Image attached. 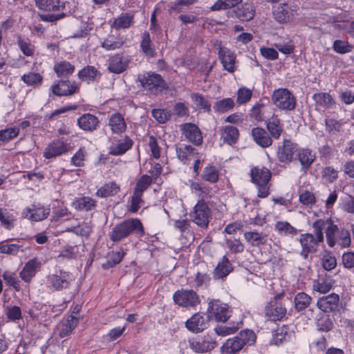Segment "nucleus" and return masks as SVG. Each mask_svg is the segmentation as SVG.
Returning <instances> with one entry per match:
<instances>
[{"label":"nucleus","instance_id":"obj_1","mask_svg":"<svg viewBox=\"0 0 354 354\" xmlns=\"http://www.w3.org/2000/svg\"><path fill=\"white\" fill-rule=\"evenodd\" d=\"M256 341V335L252 330H244L233 338L226 340L221 347L223 354H235L245 345H252Z\"/></svg>","mask_w":354,"mask_h":354},{"label":"nucleus","instance_id":"obj_2","mask_svg":"<svg viewBox=\"0 0 354 354\" xmlns=\"http://www.w3.org/2000/svg\"><path fill=\"white\" fill-rule=\"evenodd\" d=\"M133 232H136L140 236L144 234L142 224L138 218L128 219L116 225L112 229L110 239L113 241H120Z\"/></svg>","mask_w":354,"mask_h":354},{"label":"nucleus","instance_id":"obj_3","mask_svg":"<svg viewBox=\"0 0 354 354\" xmlns=\"http://www.w3.org/2000/svg\"><path fill=\"white\" fill-rule=\"evenodd\" d=\"M271 99L272 103L281 110L292 111L296 106V98L287 88L274 90Z\"/></svg>","mask_w":354,"mask_h":354},{"label":"nucleus","instance_id":"obj_4","mask_svg":"<svg viewBox=\"0 0 354 354\" xmlns=\"http://www.w3.org/2000/svg\"><path fill=\"white\" fill-rule=\"evenodd\" d=\"M139 81L145 90L153 95L162 91L167 86L161 75L154 73L139 77Z\"/></svg>","mask_w":354,"mask_h":354},{"label":"nucleus","instance_id":"obj_5","mask_svg":"<svg viewBox=\"0 0 354 354\" xmlns=\"http://www.w3.org/2000/svg\"><path fill=\"white\" fill-rule=\"evenodd\" d=\"M192 218L194 223L202 228H207L212 218V212L203 200H199L194 207Z\"/></svg>","mask_w":354,"mask_h":354},{"label":"nucleus","instance_id":"obj_6","mask_svg":"<svg viewBox=\"0 0 354 354\" xmlns=\"http://www.w3.org/2000/svg\"><path fill=\"white\" fill-rule=\"evenodd\" d=\"M230 311L227 304L220 300L213 299L208 303L207 317L216 322H225L230 317Z\"/></svg>","mask_w":354,"mask_h":354},{"label":"nucleus","instance_id":"obj_7","mask_svg":"<svg viewBox=\"0 0 354 354\" xmlns=\"http://www.w3.org/2000/svg\"><path fill=\"white\" fill-rule=\"evenodd\" d=\"M298 147L297 144L290 140L285 139L281 145H279L277 151V160L283 164H289L297 155Z\"/></svg>","mask_w":354,"mask_h":354},{"label":"nucleus","instance_id":"obj_8","mask_svg":"<svg viewBox=\"0 0 354 354\" xmlns=\"http://www.w3.org/2000/svg\"><path fill=\"white\" fill-rule=\"evenodd\" d=\"M173 299L176 304L185 308L195 307L200 304L199 297L192 290L176 291Z\"/></svg>","mask_w":354,"mask_h":354},{"label":"nucleus","instance_id":"obj_9","mask_svg":"<svg viewBox=\"0 0 354 354\" xmlns=\"http://www.w3.org/2000/svg\"><path fill=\"white\" fill-rule=\"evenodd\" d=\"M317 239L310 233H304L299 236V241L301 246L300 254L304 259H307L309 254L315 253L318 250L319 244L322 242Z\"/></svg>","mask_w":354,"mask_h":354},{"label":"nucleus","instance_id":"obj_10","mask_svg":"<svg viewBox=\"0 0 354 354\" xmlns=\"http://www.w3.org/2000/svg\"><path fill=\"white\" fill-rule=\"evenodd\" d=\"M217 345L215 339L207 334L201 338L193 339L189 342L190 348L196 353H206L214 349Z\"/></svg>","mask_w":354,"mask_h":354},{"label":"nucleus","instance_id":"obj_11","mask_svg":"<svg viewBox=\"0 0 354 354\" xmlns=\"http://www.w3.org/2000/svg\"><path fill=\"white\" fill-rule=\"evenodd\" d=\"M48 280L52 288L56 290L67 288L73 281L71 274L66 271L59 270L48 276Z\"/></svg>","mask_w":354,"mask_h":354},{"label":"nucleus","instance_id":"obj_12","mask_svg":"<svg viewBox=\"0 0 354 354\" xmlns=\"http://www.w3.org/2000/svg\"><path fill=\"white\" fill-rule=\"evenodd\" d=\"M180 130L185 138L195 145H200L203 136L199 128L192 123H185L180 126Z\"/></svg>","mask_w":354,"mask_h":354},{"label":"nucleus","instance_id":"obj_13","mask_svg":"<svg viewBox=\"0 0 354 354\" xmlns=\"http://www.w3.org/2000/svg\"><path fill=\"white\" fill-rule=\"evenodd\" d=\"M78 322V318L71 315L66 320L62 321L57 324L55 333L61 338L68 337L76 328Z\"/></svg>","mask_w":354,"mask_h":354},{"label":"nucleus","instance_id":"obj_14","mask_svg":"<svg viewBox=\"0 0 354 354\" xmlns=\"http://www.w3.org/2000/svg\"><path fill=\"white\" fill-rule=\"evenodd\" d=\"M41 263L36 258L29 260L19 272L22 280L28 283L41 268Z\"/></svg>","mask_w":354,"mask_h":354},{"label":"nucleus","instance_id":"obj_15","mask_svg":"<svg viewBox=\"0 0 354 354\" xmlns=\"http://www.w3.org/2000/svg\"><path fill=\"white\" fill-rule=\"evenodd\" d=\"M68 145L61 140H54L44 149V156L47 158H53L68 151Z\"/></svg>","mask_w":354,"mask_h":354},{"label":"nucleus","instance_id":"obj_16","mask_svg":"<svg viewBox=\"0 0 354 354\" xmlns=\"http://www.w3.org/2000/svg\"><path fill=\"white\" fill-rule=\"evenodd\" d=\"M265 313L272 321L276 322L281 320L286 316L287 310L284 305L274 301L266 306Z\"/></svg>","mask_w":354,"mask_h":354},{"label":"nucleus","instance_id":"obj_17","mask_svg":"<svg viewBox=\"0 0 354 354\" xmlns=\"http://www.w3.org/2000/svg\"><path fill=\"white\" fill-rule=\"evenodd\" d=\"M129 63L127 57L121 54H115L109 58L108 69L111 73L120 74L127 69Z\"/></svg>","mask_w":354,"mask_h":354},{"label":"nucleus","instance_id":"obj_18","mask_svg":"<svg viewBox=\"0 0 354 354\" xmlns=\"http://www.w3.org/2000/svg\"><path fill=\"white\" fill-rule=\"evenodd\" d=\"M339 301V295L335 293H332L327 296L320 297L317 302V306L322 311L330 313L337 308Z\"/></svg>","mask_w":354,"mask_h":354},{"label":"nucleus","instance_id":"obj_19","mask_svg":"<svg viewBox=\"0 0 354 354\" xmlns=\"http://www.w3.org/2000/svg\"><path fill=\"white\" fill-rule=\"evenodd\" d=\"M185 326L189 330L198 333L207 328L208 320L201 314L196 313L186 322Z\"/></svg>","mask_w":354,"mask_h":354},{"label":"nucleus","instance_id":"obj_20","mask_svg":"<svg viewBox=\"0 0 354 354\" xmlns=\"http://www.w3.org/2000/svg\"><path fill=\"white\" fill-rule=\"evenodd\" d=\"M50 214V209L44 207H36L26 209L23 214L24 217L32 221H40L46 218Z\"/></svg>","mask_w":354,"mask_h":354},{"label":"nucleus","instance_id":"obj_21","mask_svg":"<svg viewBox=\"0 0 354 354\" xmlns=\"http://www.w3.org/2000/svg\"><path fill=\"white\" fill-rule=\"evenodd\" d=\"M218 55L224 69L230 73L234 72L236 61L235 54L228 49L223 50Z\"/></svg>","mask_w":354,"mask_h":354},{"label":"nucleus","instance_id":"obj_22","mask_svg":"<svg viewBox=\"0 0 354 354\" xmlns=\"http://www.w3.org/2000/svg\"><path fill=\"white\" fill-rule=\"evenodd\" d=\"M98 118L92 114L85 113L77 120V124L80 129L86 131H93L99 125Z\"/></svg>","mask_w":354,"mask_h":354},{"label":"nucleus","instance_id":"obj_23","mask_svg":"<svg viewBox=\"0 0 354 354\" xmlns=\"http://www.w3.org/2000/svg\"><path fill=\"white\" fill-rule=\"evenodd\" d=\"M243 236L247 243L253 247L261 248L265 245L268 241L267 234L263 232L256 231L246 232L244 233Z\"/></svg>","mask_w":354,"mask_h":354},{"label":"nucleus","instance_id":"obj_24","mask_svg":"<svg viewBox=\"0 0 354 354\" xmlns=\"http://www.w3.org/2000/svg\"><path fill=\"white\" fill-rule=\"evenodd\" d=\"M77 86L69 81H59L52 86V92L57 96H66L73 94Z\"/></svg>","mask_w":354,"mask_h":354},{"label":"nucleus","instance_id":"obj_25","mask_svg":"<svg viewBox=\"0 0 354 354\" xmlns=\"http://www.w3.org/2000/svg\"><path fill=\"white\" fill-rule=\"evenodd\" d=\"M36 6L41 10L48 12L63 10L65 5L59 0H35Z\"/></svg>","mask_w":354,"mask_h":354},{"label":"nucleus","instance_id":"obj_26","mask_svg":"<svg viewBox=\"0 0 354 354\" xmlns=\"http://www.w3.org/2000/svg\"><path fill=\"white\" fill-rule=\"evenodd\" d=\"M252 136L255 142L263 148L268 147L272 144V138L263 128H254L252 131Z\"/></svg>","mask_w":354,"mask_h":354},{"label":"nucleus","instance_id":"obj_27","mask_svg":"<svg viewBox=\"0 0 354 354\" xmlns=\"http://www.w3.org/2000/svg\"><path fill=\"white\" fill-rule=\"evenodd\" d=\"M252 180L256 185L268 183L271 177V173L266 167H254L250 172Z\"/></svg>","mask_w":354,"mask_h":354},{"label":"nucleus","instance_id":"obj_28","mask_svg":"<svg viewBox=\"0 0 354 354\" xmlns=\"http://www.w3.org/2000/svg\"><path fill=\"white\" fill-rule=\"evenodd\" d=\"M232 270V266L226 256L223 257L214 269V277L216 279H223L228 275Z\"/></svg>","mask_w":354,"mask_h":354},{"label":"nucleus","instance_id":"obj_29","mask_svg":"<svg viewBox=\"0 0 354 354\" xmlns=\"http://www.w3.org/2000/svg\"><path fill=\"white\" fill-rule=\"evenodd\" d=\"M192 193L196 195L201 200L205 201V198L212 196V189L198 182H192L190 185Z\"/></svg>","mask_w":354,"mask_h":354},{"label":"nucleus","instance_id":"obj_30","mask_svg":"<svg viewBox=\"0 0 354 354\" xmlns=\"http://www.w3.org/2000/svg\"><path fill=\"white\" fill-rule=\"evenodd\" d=\"M303 168L308 169L315 160V153L308 149H299L296 155Z\"/></svg>","mask_w":354,"mask_h":354},{"label":"nucleus","instance_id":"obj_31","mask_svg":"<svg viewBox=\"0 0 354 354\" xmlns=\"http://www.w3.org/2000/svg\"><path fill=\"white\" fill-rule=\"evenodd\" d=\"M109 125L115 133H121L125 131L127 125L124 118L120 113H114L109 118Z\"/></svg>","mask_w":354,"mask_h":354},{"label":"nucleus","instance_id":"obj_32","mask_svg":"<svg viewBox=\"0 0 354 354\" xmlns=\"http://www.w3.org/2000/svg\"><path fill=\"white\" fill-rule=\"evenodd\" d=\"M313 99L317 106L324 109L332 108L335 101L333 97L328 93H317L313 95Z\"/></svg>","mask_w":354,"mask_h":354},{"label":"nucleus","instance_id":"obj_33","mask_svg":"<svg viewBox=\"0 0 354 354\" xmlns=\"http://www.w3.org/2000/svg\"><path fill=\"white\" fill-rule=\"evenodd\" d=\"M195 149L189 145H182L176 148L178 158L185 164L193 159L196 153Z\"/></svg>","mask_w":354,"mask_h":354},{"label":"nucleus","instance_id":"obj_34","mask_svg":"<svg viewBox=\"0 0 354 354\" xmlns=\"http://www.w3.org/2000/svg\"><path fill=\"white\" fill-rule=\"evenodd\" d=\"M239 136V130L233 126H226L221 131V138L229 145L236 143Z\"/></svg>","mask_w":354,"mask_h":354},{"label":"nucleus","instance_id":"obj_35","mask_svg":"<svg viewBox=\"0 0 354 354\" xmlns=\"http://www.w3.org/2000/svg\"><path fill=\"white\" fill-rule=\"evenodd\" d=\"M267 129L271 136L274 139H278L283 131L281 121L277 116L272 117L267 122Z\"/></svg>","mask_w":354,"mask_h":354},{"label":"nucleus","instance_id":"obj_36","mask_svg":"<svg viewBox=\"0 0 354 354\" xmlns=\"http://www.w3.org/2000/svg\"><path fill=\"white\" fill-rule=\"evenodd\" d=\"M95 201L88 196H83L76 198L73 206L77 210L89 211L95 207Z\"/></svg>","mask_w":354,"mask_h":354},{"label":"nucleus","instance_id":"obj_37","mask_svg":"<svg viewBox=\"0 0 354 354\" xmlns=\"http://www.w3.org/2000/svg\"><path fill=\"white\" fill-rule=\"evenodd\" d=\"M140 47L142 53L148 57H153L156 55V50L151 44L149 32H145L142 35Z\"/></svg>","mask_w":354,"mask_h":354},{"label":"nucleus","instance_id":"obj_38","mask_svg":"<svg viewBox=\"0 0 354 354\" xmlns=\"http://www.w3.org/2000/svg\"><path fill=\"white\" fill-rule=\"evenodd\" d=\"M236 16L241 21L251 20L254 16V10L251 3H245L236 11Z\"/></svg>","mask_w":354,"mask_h":354},{"label":"nucleus","instance_id":"obj_39","mask_svg":"<svg viewBox=\"0 0 354 354\" xmlns=\"http://www.w3.org/2000/svg\"><path fill=\"white\" fill-rule=\"evenodd\" d=\"M201 178L205 181L215 183L218 180L219 172L214 166L208 165L204 168Z\"/></svg>","mask_w":354,"mask_h":354},{"label":"nucleus","instance_id":"obj_40","mask_svg":"<svg viewBox=\"0 0 354 354\" xmlns=\"http://www.w3.org/2000/svg\"><path fill=\"white\" fill-rule=\"evenodd\" d=\"M120 186L115 182L105 184L97 191V196L100 197H107L113 196L120 192Z\"/></svg>","mask_w":354,"mask_h":354},{"label":"nucleus","instance_id":"obj_41","mask_svg":"<svg viewBox=\"0 0 354 354\" xmlns=\"http://www.w3.org/2000/svg\"><path fill=\"white\" fill-rule=\"evenodd\" d=\"M74 66L66 61L60 62L54 66L55 72L60 77L69 76L74 72Z\"/></svg>","mask_w":354,"mask_h":354},{"label":"nucleus","instance_id":"obj_42","mask_svg":"<svg viewBox=\"0 0 354 354\" xmlns=\"http://www.w3.org/2000/svg\"><path fill=\"white\" fill-rule=\"evenodd\" d=\"M132 145L131 140L126 138L124 140L113 144L110 148V153L118 156L125 153Z\"/></svg>","mask_w":354,"mask_h":354},{"label":"nucleus","instance_id":"obj_43","mask_svg":"<svg viewBox=\"0 0 354 354\" xmlns=\"http://www.w3.org/2000/svg\"><path fill=\"white\" fill-rule=\"evenodd\" d=\"M124 42L121 38H116L113 35H109L106 38L101 46L106 50H115L122 47Z\"/></svg>","mask_w":354,"mask_h":354},{"label":"nucleus","instance_id":"obj_44","mask_svg":"<svg viewBox=\"0 0 354 354\" xmlns=\"http://www.w3.org/2000/svg\"><path fill=\"white\" fill-rule=\"evenodd\" d=\"M326 227V236L328 245L331 248L334 247L337 243L335 234L338 232V227L334 224L330 219Z\"/></svg>","mask_w":354,"mask_h":354},{"label":"nucleus","instance_id":"obj_45","mask_svg":"<svg viewBox=\"0 0 354 354\" xmlns=\"http://www.w3.org/2000/svg\"><path fill=\"white\" fill-rule=\"evenodd\" d=\"M124 254L125 252L122 249L109 253L108 260L106 263L103 264V267L107 269L118 264L122 260Z\"/></svg>","mask_w":354,"mask_h":354},{"label":"nucleus","instance_id":"obj_46","mask_svg":"<svg viewBox=\"0 0 354 354\" xmlns=\"http://www.w3.org/2000/svg\"><path fill=\"white\" fill-rule=\"evenodd\" d=\"M275 230L279 234L294 236L298 230L286 221H277L274 225Z\"/></svg>","mask_w":354,"mask_h":354},{"label":"nucleus","instance_id":"obj_47","mask_svg":"<svg viewBox=\"0 0 354 354\" xmlns=\"http://www.w3.org/2000/svg\"><path fill=\"white\" fill-rule=\"evenodd\" d=\"M311 297L304 292H299L295 297V306L297 310L306 308L311 302Z\"/></svg>","mask_w":354,"mask_h":354},{"label":"nucleus","instance_id":"obj_48","mask_svg":"<svg viewBox=\"0 0 354 354\" xmlns=\"http://www.w3.org/2000/svg\"><path fill=\"white\" fill-rule=\"evenodd\" d=\"M152 183V178L148 175H142L136 182L133 192L142 196L143 192Z\"/></svg>","mask_w":354,"mask_h":354},{"label":"nucleus","instance_id":"obj_49","mask_svg":"<svg viewBox=\"0 0 354 354\" xmlns=\"http://www.w3.org/2000/svg\"><path fill=\"white\" fill-rule=\"evenodd\" d=\"M97 75L98 71L92 66H87L78 73L79 78L82 81L88 82L93 81Z\"/></svg>","mask_w":354,"mask_h":354},{"label":"nucleus","instance_id":"obj_50","mask_svg":"<svg viewBox=\"0 0 354 354\" xmlns=\"http://www.w3.org/2000/svg\"><path fill=\"white\" fill-rule=\"evenodd\" d=\"M328 223V220L318 219L312 225L314 230L315 237L317 239V241H319L322 243L324 241L323 230L326 229Z\"/></svg>","mask_w":354,"mask_h":354},{"label":"nucleus","instance_id":"obj_51","mask_svg":"<svg viewBox=\"0 0 354 354\" xmlns=\"http://www.w3.org/2000/svg\"><path fill=\"white\" fill-rule=\"evenodd\" d=\"M92 230V226L91 225L90 222H83L82 224L78 226L73 227L71 228H68L66 231L71 232L77 235L82 236H88Z\"/></svg>","mask_w":354,"mask_h":354},{"label":"nucleus","instance_id":"obj_52","mask_svg":"<svg viewBox=\"0 0 354 354\" xmlns=\"http://www.w3.org/2000/svg\"><path fill=\"white\" fill-rule=\"evenodd\" d=\"M234 106V100L231 98H225L215 103L214 109L219 113H225Z\"/></svg>","mask_w":354,"mask_h":354},{"label":"nucleus","instance_id":"obj_53","mask_svg":"<svg viewBox=\"0 0 354 354\" xmlns=\"http://www.w3.org/2000/svg\"><path fill=\"white\" fill-rule=\"evenodd\" d=\"M133 18V17L129 14L122 15L115 19L113 26L116 29L127 28L131 26Z\"/></svg>","mask_w":354,"mask_h":354},{"label":"nucleus","instance_id":"obj_54","mask_svg":"<svg viewBox=\"0 0 354 354\" xmlns=\"http://www.w3.org/2000/svg\"><path fill=\"white\" fill-rule=\"evenodd\" d=\"M326 131L330 134H337L341 130L342 122L332 118L325 119Z\"/></svg>","mask_w":354,"mask_h":354},{"label":"nucleus","instance_id":"obj_55","mask_svg":"<svg viewBox=\"0 0 354 354\" xmlns=\"http://www.w3.org/2000/svg\"><path fill=\"white\" fill-rule=\"evenodd\" d=\"M241 0H218L211 8L212 10L228 9L238 5Z\"/></svg>","mask_w":354,"mask_h":354},{"label":"nucleus","instance_id":"obj_56","mask_svg":"<svg viewBox=\"0 0 354 354\" xmlns=\"http://www.w3.org/2000/svg\"><path fill=\"white\" fill-rule=\"evenodd\" d=\"M242 325L241 322H239L236 324V326H217L214 328L215 333L218 335L226 336L235 333Z\"/></svg>","mask_w":354,"mask_h":354},{"label":"nucleus","instance_id":"obj_57","mask_svg":"<svg viewBox=\"0 0 354 354\" xmlns=\"http://www.w3.org/2000/svg\"><path fill=\"white\" fill-rule=\"evenodd\" d=\"M332 286L330 281L320 279L314 284L313 288L320 293L325 294L330 290Z\"/></svg>","mask_w":354,"mask_h":354},{"label":"nucleus","instance_id":"obj_58","mask_svg":"<svg viewBox=\"0 0 354 354\" xmlns=\"http://www.w3.org/2000/svg\"><path fill=\"white\" fill-rule=\"evenodd\" d=\"M322 177L328 183H333L338 178V171L332 167H326L322 171Z\"/></svg>","mask_w":354,"mask_h":354},{"label":"nucleus","instance_id":"obj_59","mask_svg":"<svg viewBox=\"0 0 354 354\" xmlns=\"http://www.w3.org/2000/svg\"><path fill=\"white\" fill-rule=\"evenodd\" d=\"M299 201L303 205L312 207L316 202L315 194L308 190L304 191L299 194Z\"/></svg>","mask_w":354,"mask_h":354},{"label":"nucleus","instance_id":"obj_60","mask_svg":"<svg viewBox=\"0 0 354 354\" xmlns=\"http://www.w3.org/2000/svg\"><path fill=\"white\" fill-rule=\"evenodd\" d=\"M3 278L8 285L13 287L17 291L20 290L19 281L15 273L6 271L3 274Z\"/></svg>","mask_w":354,"mask_h":354},{"label":"nucleus","instance_id":"obj_61","mask_svg":"<svg viewBox=\"0 0 354 354\" xmlns=\"http://www.w3.org/2000/svg\"><path fill=\"white\" fill-rule=\"evenodd\" d=\"M19 130L18 128H9L0 131V142L8 141L19 134Z\"/></svg>","mask_w":354,"mask_h":354},{"label":"nucleus","instance_id":"obj_62","mask_svg":"<svg viewBox=\"0 0 354 354\" xmlns=\"http://www.w3.org/2000/svg\"><path fill=\"white\" fill-rule=\"evenodd\" d=\"M337 242L342 248H348L351 245V236L348 230L342 229L339 232L338 239Z\"/></svg>","mask_w":354,"mask_h":354},{"label":"nucleus","instance_id":"obj_63","mask_svg":"<svg viewBox=\"0 0 354 354\" xmlns=\"http://www.w3.org/2000/svg\"><path fill=\"white\" fill-rule=\"evenodd\" d=\"M266 106L263 104H257L253 106L251 110V117L257 121H262L265 119L264 113L266 112Z\"/></svg>","mask_w":354,"mask_h":354},{"label":"nucleus","instance_id":"obj_64","mask_svg":"<svg viewBox=\"0 0 354 354\" xmlns=\"http://www.w3.org/2000/svg\"><path fill=\"white\" fill-rule=\"evenodd\" d=\"M337 266V260L335 256L328 253L324 254L322 258V266L326 270H332Z\"/></svg>","mask_w":354,"mask_h":354}]
</instances>
